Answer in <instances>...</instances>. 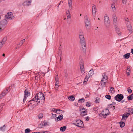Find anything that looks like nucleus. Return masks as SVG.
<instances>
[{
  "mask_svg": "<svg viewBox=\"0 0 133 133\" xmlns=\"http://www.w3.org/2000/svg\"><path fill=\"white\" fill-rule=\"evenodd\" d=\"M45 99V97L44 96L42 92H39L37 94L34 98L28 102V104H31L32 103H33L34 101H35L36 100V102H38V103H39L40 102V100L38 101L40 99L41 100H43V102H44Z\"/></svg>",
  "mask_w": 133,
  "mask_h": 133,
  "instance_id": "nucleus-1",
  "label": "nucleus"
},
{
  "mask_svg": "<svg viewBox=\"0 0 133 133\" xmlns=\"http://www.w3.org/2000/svg\"><path fill=\"white\" fill-rule=\"evenodd\" d=\"M80 40V43L82 46L83 51L84 52L86 51L87 48L86 46V43L85 39L84 38V37H82V38H79Z\"/></svg>",
  "mask_w": 133,
  "mask_h": 133,
  "instance_id": "nucleus-2",
  "label": "nucleus"
},
{
  "mask_svg": "<svg viewBox=\"0 0 133 133\" xmlns=\"http://www.w3.org/2000/svg\"><path fill=\"white\" fill-rule=\"evenodd\" d=\"M73 124L78 127L82 128H83L84 126L83 122L79 119L76 120Z\"/></svg>",
  "mask_w": 133,
  "mask_h": 133,
  "instance_id": "nucleus-3",
  "label": "nucleus"
},
{
  "mask_svg": "<svg viewBox=\"0 0 133 133\" xmlns=\"http://www.w3.org/2000/svg\"><path fill=\"white\" fill-rule=\"evenodd\" d=\"M84 18H85L84 21L85 26L87 28V29L88 30L90 29V27L89 26L90 25V23L89 20L88 19L87 16V15L85 16Z\"/></svg>",
  "mask_w": 133,
  "mask_h": 133,
  "instance_id": "nucleus-4",
  "label": "nucleus"
},
{
  "mask_svg": "<svg viewBox=\"0 0 133 133\" xmlns=\"http://www.w3.org/2000/svg\"><path fill=\"white\" fill-rule=\"evenodd\" d=\"M104 23L105 26L107 27H108L110 25V22L109 17L106 16L104 17Z\"/></svg>",
  "mask_w": 133,
  "mask_h": 133,
  "instance_id": "nucleus-5",
  "label": "nucleus"
},
{
  "mask_svg": "<svg viewBox=\"0 0 133 133\" xmlns=\"http://www.w3.org/2000/svg\"><path fill=\"white\" fill-rule=\"evenodd\" d=\"M123 98L124 96L121 94H118L114 97L115 100L118 102L121 101L123 99Z\"/></svg>",
  "mask_w": 133,
  "mask_h": 133,
  "instance_id": "nucleus-6",
  "label": "nucleus"
},
{
  "mask_svg": "<svg viewBox=\"0 0 133 133\" xmlns=\"http://www.w3.org/2000/svg\"><path fill=\"white\" fill-rule=\"evenodd\" d=\"M30 95V92L28 91V89H26L24 91V98L23 101V103H24L26 101V98L28 96Z\"/></svg>",
  "mask_w": 133,
  "mask_h": 133,
  "instance_id": "nucleus-7",
  "label": "nucleus"
},
{
  "mask_svg": "<svg viewBox=\"0 0 133 133\" xmlns=\"http://www.w3.org/2000/svg\"><path fill=\"white\" fill-rule=\"evenodd\" d=\"M6 18L7 19H12L14 18V17L13 16V15L12 12H8L7 15L5 16Z\"/></svg>",
  "mask_w": 133,
  "mask_h": 133,
  "instance_id": "nucleus-8",
  "label": "nucleus"
},
{
  "mask_svg": "<svg viewBox=\"0 0 133 133\" xmlns=\"http://www.w3.org/2000/svg\"><path fill=\"white\" fill-rule=\"evenodd\" d=\"M104 110V111L102 110V114L104 117L105 116V117L104 118H105L109 114L110 112L108 109H105Z\"/></svg>",
  "mask_w": 133,
  "mask_h": 133,
  "instance_id": "nucleus-9",
  "label": "nucleus"
},
{
  "mask_svg": "<svg viewBox=\"0 0 133 133\" xmlns=\"http://www.w3.org/2000/svg\"><path fill=\"white\" fill-rule=\"evenodd\" d=\"M11 87V86L9 87H8L6 89V90H4L2 93L0 95V98H2L8 92V90L9 89H10V88Z\"/></svg>",
  "mask_w": 133,
  "mask_h": 133,
  "instance_id": "nucleus-10",
  "label": "nucleus"
},
{
  "mask_svg": "<svg viewBox=\"0 0 133 133\" xmlns=\"http://www.w3.org/2000/svg\"><path fill=\"white\" fill-rule=\"evenodd\" d=\"M8 21L6 19H4L0 22V25L3 28L6 25Z\"/></svg>",
  "mask_w": 133,
  "mask_h": 133,
  "instance_id": "nucleus-11",
  "label": "nucleus"
},
{
  "mask_svg": "<svg viewBox=\"0 0 133 133\" xmlns=\"http://www.w3.org/2000/svg\"><path fill=\"white\" fill-rule=\"evenodd\" d=\"M130 115V113L126 112L122 115V120H126L128 116Z\"/></svg>",
  "mask_w": 133,
  "mask_h": 133,
  "instance_id": "nucleus-12",
  "label": "nucleus"
},
{
  "mask_svg": "<svg viewBox=\"0 0 133 133\" xmlns=\"http://www.w3.org/2000/svg\"><path fill=\"white\" fill-rule=\"evenodd\" d=\"M126 25L128 29L129 30V32H131L132 31V29L130 24V22L129 21H128V23H127Z\"/></svg>",
  "mask_w": 133,
  "mask_h": 133,
  "instance_id": "nucleus-13",
  "label": "nucleus"
},
{
  "mask_svg": "<svg viewBox=\"0 0 133 133\" xmlns=\"http://www.w3.org/2000/svg\"><path fill=\"white\" fill-rule=\"evenodd\" d=\"M31 0L29 1H25L23 3V4L24 6H29L31 4Z\"/></svg>",
  "mask_w": 133,
  "mask_h": 133,
  "instance_id": "nucleus-14",
  "label": "nucleus"
},
{
  "mask_svg": "<svg viewBox=\"0 0 133 133\" xmlns=\"http://www.w3.org/2000/svg\"><path fill=\"white\" fill-rule=\"evenodd\" d=\"M94 74V71L92 69L89 71L88 75H86V77H88V78H89L90 76H92Z\"/></svg>",
  "mask_w": 133,
  "mask_h": 133,
  "instance_id": "nucleus-15",
  "label": "nucleus"
},
{
  "mask_svg": "<svg viewBox=\"0 0 133 133\" xmlns=\"http://www.w3.org/2000/svg\"><path fill=\"white\" fill-rule=\"evenodd\" d=\"M63 116L62 115H59L58 117H57L55 118V121L56 122L58 121H61L63 119Z\"/></svg>",
  "mask_w": 133,
  "mask_h": 133,
  "instance_id": "nucleus-16",
  "label": "nucleus"
},
{
  "mask_svg": "<svg viewBox=\"0 0 133 133\" xmlns=\"http://www.w3.org/2000/svg\"><path fill=\"white\" fill-rule=\"evenodd\" d=\"M112 18L114 24L116 25L117 23V19L116 15L115 14H114L112 15Z\"/></svg>",
  "mask_w": 133,
  "mask_h": 133,
  "instance_id": "nucleus-17",
  "label": "nucleus"
},
{
  "mask_svg": "<svg viewBox=\"0 0 133 133\" xmlns=\"http://www.w3.org/2000/svg\"><path fill=\"white\" fill-rule=\"evenodd\" d=\"M48 125V123L47 122H42V123L41 125V126H39L38 128H43V126H45Z\"/></svg>",
  "mask_w": 133,
  "mask_h": 133,
  "instance_id": "nucleus-18",
  "label": "nucleus"
},
{
  "mask_svg": "<svg viewBox=\"0 0 133 133\" xmlns=\"http://www.w3.org/2000/svg\"><path fill=\"white\" fill-rule=\"evenodd\" d=\"M87 109L84 108H82L80 109V112L81 114H82L87 113Z\"/></svg>",
  "mask_w": 133,
  "mask_h": 133,
  "instance_id": "nucleus-19",
  "label": "nucleus"
},
{
  "mask_svg": "<svg viewBox=\"0 0 133 133\" xmlns=\"http://www.w3.org/2000/svg\"><path fill=\"white\" fill-rule=\"evenodd\" d=\"M80 68L81 71L82 73L84 72V66L83 64V63H80Z\"/></svg>",
  "mask_w": 133,
  "mask_h": 133,
  "instance_id": "nucleus-20",
  "label": "nucleus"
},
{
  "mask_svg": "<svg viewBox=\"0 0 133 133\" xmlns=\"http://www.w3.org/2000/svg\"><path fill=\"white\" fill-rule=\"evenodd\" d=\"M63 73L64 74V77L66 79L67 78L68 76V73L67 71L65 69L64 70Z\"/></svg>",
  "mask_w": 133,
  "mask_h": 133,
  "instance_id": "nucleus-21",
  "label": "nucleus"
},
{
  "mask_svg": "<svg viewBox=\"0 0 133 133\" xmlns=\"http://www.w3.org/2000/svg\"><path fill=\"white\" fill-rule=\"evenodd\" d=\"M79 38H82V37H84V36L82 31L81 30H80L79 31Z\"/></svg>",
  "mask_w": 133,
  "mask_h": 133,
  "instance_id": "nucleus-22",
  "label": "nucleus"
},
{
  "mask_svg": "<svg viewBox=\"0 0 133 133\" xmlns=\"http://www.w3.org/2000/svg\"><path fill=\"white\" fill-rule=\"evenodd\" d=\"M130 53L126 54L123 56L124 58L126 59H128L130 57Z\"/></svg>",
  "mask_w": 133,
  "mask_h": 133,
  "instance_id": "nucleus-23",
  "label": "nucleus"
},
{
  "mask_svg": "<svg viewBox=\"0 0 133 133\" xmlns=\"http://www.w3.org/2000/svg\"><path fill=\"white\" fill-rule=\"evenodd\" d=\"M102 76H103V79L102 80H103V81H106L108 79V77L106 75L105 73H104L102 75Z\"/></svg>",
  "mask_w": 133,
  "mask_h": 133,
  "instance_id": "nucleus-24",
  "label": "nucleus"
},
{
  "mask_svg": "<svg viewBox=\"0 0 133 133\" xmlns=\"http://www.w3.org/2000/svg\"><path fill=\"white\" fill-rule=\"evenodd\" d=\"M127 75L128 76H129L130 75V69L129 66H128L127 67Z\"/></svg>",
  "mask_w": 133,
  "mask_h": 133,
  "instance_id": "nucleus-25",
  "label": "nucleus"
},
{
  "mask_svg": "<svg viewBox=\"0 0 133 133\" xmlns=\"http://www.w3.org/2000/svg\"><path fill=\"white\" fill-rule=\"evenodd\" d=\"M68 3L69 7V9L71 10L72 8V0H69Z\"/></svg>",
  "mask_w": 133,
  "mask_h": 133,
  "instance_id": "nucleus-26",
  "label": "nucleus"
},
{
  "mask_svg": "<svg viewBox=\"0 0 133 133\" xmlns=\"http://www.w3.org/2000/svg\"><path fill=\"white\" fill-rule=\"evenodd\" d=\"M127 98L128 100H132L133 98V93L131 95L128 96Z\"/></svg>",
  "mask_w": 133,
  "mask_h": 133,
  "instance_id": "nucleus-27",
  "label": "nucleus"
},
{
  "mask_svg": "<svg viewBox=\"0 0 133 133\" xmlns=\"http://www.w3.org/2000/svg\"><path fill=\"white\" fill-rule=\"evenodd\" d=\"M6 40V38H4L3 39L2 41L0 42V43L1 44V45H2L5 44Z\"/></svg>",
  "mask_w": 133,
  "mask_h": 133,
  "instance_id": "nucleus-28",
  "label": "nucleus"
},
{
  "mask_svg": "<svg viewBox=\"0 0 133 133\" xmlns=\"http://www.w3.org/2000/svg\"><path fill=\"white\" fill-rule=\"evenodd\" d=\"M5 125L3 126L0 127V131H5Z\"/></svg>",
  "mask_w": 133,
  "mask_h": 133,
  "instance_id": "nucleus-29",
  "label": "nucleus"
},
{
  "mask_svg": "<svg viewBox=\"0 0 133 133\" xmlns=\"http://www.w3.org/2000/svg\"><path fill=\"white\" fill-rule=\"evenodd\" d=\"M103 80H101V85L103 86V87H105L106 82L103 81Z\"/></svg>",
  "mask_w": 133,
  "mask_h": 133,
  "instance_id": "nucleus-30",
  "label": "nucleus"
},
{
  "mask_svg": "<svg viewBox=\"0 0 133 133\" xmlns=\"http://www.w3.org/2000/svg\"><path fill=\"white\" fill-rule=\"evenodd\" d=\"M68 99L70 101H73L74 100L75 98L73 96H71L68 97Z\"/></svg>",
  "mask_w": 133,
  "mask_h": 133,
  "instance_id": "nucleus-31",
  "label": "nucleus"
},
{
  "mask_svg": "<svg viewBox=\"0 0 133 133\" xmlns=\"http://www.w3.org/2000/svg\"><path fill=\"white\" fill-rule=\"evenodd\" d=\"M66 128V127L65 126H64L63 127H61L60 128V131L62 132L64 131Z\"/></svg>",
  "mask_w": 133,
  "mask_h": 133,
  "instance_id": "nucleus-32",
  "label": "nucleus"
},
{
  "mask_svg": "<svg viewBox=\"0 0 133 133\" xmlns=\"http://www.w3.org/2000/svg\"><path fill=\"white\" fill-rule=\"evenodd\" d=\"M120 127L121 128L123 127L125 125V123L123 122H119Z\"/></svg>",
  "mask_w": 133,
  "mask_h": 133,
  "instance_id": "nucleus-33",
  "label": "nucleus"
},
{
  "mask_svg": "<svg viewBox=\"0 0 133 133\" xmlns=\"http://www.w3.org/2000/svg\"><path fill=\"white\" fill-rule=\"evenodd\" d=\"M114 3V2H113L112 4H111V6L112 9H113V11H115L116 9Z\"/></svg>",
  "mask_w": 133,
  "mask_h": 133,
  "instance_id": "nucleus-34",
  "label": "nucleus"
},
{
  "mask_svg": "<svg viewBox=\"0 0 133 133\" xmlns=\"http://www.w3.org/2000/svg\"><path fill=\"white\" fill-rule=\"evenodd\" d=\"M55 83H56L57 84H58L59 79L58 76V75H56L55 77Z\"/></svg>",
  "mask_w": 133,
  "mask_h": 133,
  "instance_id": "nucleus-35",
  "label": "nucleus"
},
{
  "mask_svg": "<svg viewBox=\"0 0 133 133\" xmlns=\"http://www.w3.org/2000/svg\"><path fill=\"white\" fill-rule=\"evenodd\" d=\"M116 32L117 33V34L119 35H120L121 34V33L119 31V29L117 27L116 28Z\"/></svg>",
  "mask_w": 133,
  "mask_h": 133,
  "instance_id": "nucleus-36",
  "label": "nucleus"
},
{
  "mask_svg": "<svg viewBox=\"0 0 133 133\" xmlns=\"http://www.w3.org/2000/svg\"><path fill=\"white\" fill-rule=\"evenodd\" d=\"M116 104V103L115 102H113L111 104H109L108 105V108L109 109L111 108V107H110L112 105H115Z\"/></svg>",
  "mask_w": 133,
  "mask_h": 133,
  "instance_id": "nucleus-37",
  "label": "nucleus"
},
{
  "mask_svg": "<svg viewBox=\"0 0 133 133\" xmlns=\"http://www.w3.org/2000/svg\"><path fill=\"white\" fill-rule=\"evenodd\" d=\"M66 13L67 15V18L68 19L70 18V13L69 10H68L66 11Z\"/></svg>",
  "mask_w": 133,
  "mask_h": 133,
  "instance_id": "nucleus-38",
  "label": "nucleus"
},
{
  "mask_svg": "<svg viewBox=\"0 0 133 133\" xmlns=\"http://www.w3.org/2000/svg\"><path fill=\"white\" fill-rule=\"evenodd\" d=\"M96 11V8L94 6H92V14L93 15L94 13L95 14Z\"/></svg>",
  "mask_w": 133,
  "mask_h": 133,
  "instance_id": "nucleus-39",
  "label": "nucleus"
},
{
  "mask_svg": "<svg viewBox=\"0 0 133 133\" xmlns=\"http://www.w3.org/2000/svg\"><path fill=\"white\" fill-rule=\"evenodd\" d=\"M128 112H129L130 114L131 113L132 114H133V109L132 108H129Z\"/></svg>",
  "mask_w": 133,
  "mask_h": 133,
  "instance_id": "nucleus-40",
  "label": "nucleus"
},
{
  "mask_svg": "<svg viewBox=\"0 0 133 133\" xmlns=\"http://www.w3.org/2000/svg\"><path fill=\"white\" fill-rule=\"evenodd\" d=\"M52 111L55 112H56L57 113H59V112L58 111V109H56L55 108H53L52 110L51 111Z\"/></svg>",
  "mask_w": 133,
  "mask_h": 133,
  "instance_id": "nucleus-41",
  "label": "nucleus"
},
{
  "mask_svg": "<svg viewBox=\"0 0 133 133\" xmlns=\"http://www.w3.org/2000/svg\"><path fill=\"white\" fill-rule=\"evenodd\" d=\"M85 100V99L83 98L79 99L78 100V102L79 103L83 102H84Z\"/></svg>",
  "mask_w": 133,
  "mask_h": 133,
  "instance_id": "nucleus-42",
  "label": "nucleus"
},
{
  "mask_svg": "<svg viewBox=\"0 0 133 133\" xmlns=\"http://www.w3.org/2000/svg\"><path fill=\"white\" fill-rule=\"evenodd\" d=\"M25 41V39H23L19 43V45H20V46H21L23 44V43Z\"/></svg>",
  "mask_w": 133,
  "mask_h": 133,
  "instance_id": "nucleus-43",
  "label": "nucleus"
},
{
  "mask_svg": "<svg viewBox=\"0 0 133 133\" xmlns=\"http://www.w3.org/2000/svg\"><path fill=\"white\" fill-rule=\"evenodd\" d=\"M86 105L88 107H90L91 106V104L90 102H88L86 103Z\"/></svg>",
  "mask_w": 133,
  "mask_h": 133,
  "instance_id": "nucleus-44",
  "label": "nucleus"
},
{
  "mask_svg": "<svg viewBox=\"0 0 133 133\" xmlns=\"http://www.w3.org/2000/svg\"><path fill=\"white\" fill-rule=\"evenodd\" d=\"M105 97L109 100H110L111 98L110 95H107L105 96Z\"/></svg>",
  "mask_w": 133,
  "mask_h": 133,
  "instance_id": "nucleus-45",
  "label": "nucleus"
},
{
  "mask_svg": "<svg viewBox=\"0 0 133 133\" xmlns=\"http://www.w3.org/2000/svg\"><path fill=\"white\" fill-rule=\"evenodd\" d=\"M43 116V115L42 113H40L38 115V117L39 118H42Z\"/></svg>",
  "mask_w": 133,
  "mask_h": 133,
  "instance_id": "nucleus-46",
  "label": "nucleus"
},
{
  "mask_svg": "<svg viewBox=\"0 0 133 133\" xmlns=\"http://www.w3.org/2000/svg\"><path fill=\"white\" fill-rule=\"evenodd\" d=\"M25 131L26 133H28L30 131V130L29 129L27 128L25 130Z\"/></svg>",
  "mask_w": 133,
  "mask_h": 133,
  "instance_id": "nucleus-47",
  "label": "nucleus"
},
{
  "mask_svg": "<svg viewBox=\"0 0 133 133\" xmlns=\"http://www.w3.org/2000/svg\"><path fill=\"white\" fill-rule=\"evenodd\" d=\"M127 91L129 93H131L132 92V90L129 87L127 88Z\"/></svg>",
  "mask_w": 133,
  "mask_h": 133,
  "instance_id": "nucleus-48",
  "label": "nucleus"
},
{
  "mask_svg": "<svg viewBox=\"0 0 133 133\" xmlns=\"http://www.w3.org/2000/svg\"><path fill=\"white\" fill-rule=\"evenodd\" d=\"M58 54V55H59L60 57H61L62 55V51L61 50H59V52Z\"/></svg>",
  "mask_w": 133,
  "mask_h": 133,
  "instance_id": "nucleus-49",
  "label": "nucleus"
},
{
  "mask_svg": "<svg viewBox=\"0 0 133 133\" xmlns=\"http://www.w3.org/2000/svg\"><path fill=\"white\" fill-rule=\"evenodd\" d=\"M58 111L59 112V113H58V114H60L61 113H63L64 112L63 110L60 109H58Z\"/></svg>",
  "mask_w": 133,
  "mask_h": 133,
  "instance_id": "nucleus-50",
  "label": "nucleus"
},
{
  "mask_svg": "<svg viewBox=\"0 0 133 133\" xmlns=\"http://www.w3.org/2000/svg\"><path fill=\"white\" fill-rule=\"evenodd\" d=\"M88 77H86H86L85 78L84 80V81L83 82L84 83L85 82H86L87 81H88Z\"/></svg>",
  "mask_w": 133,
  "mask_h": 133,
  "instance_id": "nucleus-51",
  "label": "nucleus"
},
{
  "mask_svg": "<svg viewBox=\"0 0 133 133\" xmlns=\"http://www.w3.org/2000/svg\"><path fill=\"white\" fill-rule=\"evenodd\" d=\"M37 132V133H47V131Z\"/></svg>",
  "mask_w": 133,
  "mask_h": 133,
  "instance_id": "nucleus-52",
  "label": "nucleus"
},
{
  "mask_svg": "<svg viewBox=\"0 0 133 133\" xmlns=\"http://www.w3.org/2000/svg\"><path fill=\"white\" fill-rule=\"evenodd\" d=\"M99 100V98L98 97H96V99L95 101V103H99V102H98V100Z\"/></svg>",
  "mask_w": 133,
  "mask_h": 133,
  "instance_id": "nucleus-53",
  "label": "nucleus"
},
{
  "mask_svg": "<svg viewBox=\"0 0 133 133\" xmlns=\"http://www.w3.org/2000/svg\"><path fill=\"white\" fill-rule=\"evenodd\" d=\"M57 116V115L56 114H52V116L51 117L54 118L56 117V116Z\"/></svg>",
  "mask_w": 133,
  "mask_h": 133,
  "instance_id": "nucleus-54",
  "label": "nucleus"
},
{
  "mask_svg": "<svg viewBox=\"0 0 133 133\" xmlns=\"http://www.w3.org/2000/svg\"><path fill=\"white\" fill-rule=\"evenodd\" d=\"M122 3L124 4H125L126 3L127 0H122Z\"/></svg>",
  "mask_w": 133,
  "mask_h": 133,
  "instance_id": "nucleus-55",
  "label": "nucleus"
},
{
  "mask_svg": "<svg viewBox=\"0 0 133 133\" xmlns=\"http://www.w3.org/2000/svg\"><path fill=\"white\" fill-rule=\"evenodd\" d=\"M85 120L86 121H88L89 120V117L88 116H87L86 117H85Z\"/></svg>",
  "mask_w": 133,
  "mask_h": 133,
  "instance_id": "nucleus-56",
  "label": "nucleus"
},
{
  "mask_svg": "<svg viewBox=\"0 0 133 133\" xmlns=\"http://www.w3.org/2000/svg\"><path fill=\"white\" fill-rule=\"evenodd\" d=\"M125 22L126 23V24H127V23H128V21H129V19L128 18H126L125 19Z\"/></svg>",
  "mask_w": 133,
  "mask_h": 133,
  "instance_id": "nucleus-57",
  "label": "nucleus"
},
{
  "mask_svg": "<svg viewBox=\"0 0 133 133\" xmlns=\"http://www.w3.org/2000/svg\"><path fill=\"white\" fill-rule=\"evenodd\" d=\"M3 28L0 25V32H1V31L3 30Z\"/></svg>",
  "mask_w": 133,
  "mask_h": 133,
  "instance_id": "nucleus-58",
  "label": "nucleus"
},
{
  "mask_svg": "<svg viewBox=\"0 0 133 133\" xmlns=\"http://www.w3.org/2000/svg\"><path fill=\"white\" fill-rule=\"evenodd\" d=\"M114 88L113 87H111L110 88V90L111 91H114Z\"/></svg>",
  "mask_w": 133,
  "mask_h": 133,
  "instance_id": "nucleus-59",
  "label": "nucleus"
},
{
  "mask_svg": "<svg viewBox=\"0 0 133 133\" xmlns=\"http://www.w3.org/2000/svg\"><path fill=\"white\" fill-rule=\"evenodd\" d=\"M131 52L132 53V54H133V48L131 49Z\"/></svg>",
  "mask_w": 133,
  "mask_h": 133,
  "instance_id": "nucleus-60",
  "label": "nucleus"
},
{
  "mask_svg": "<svg viewBox=\"0 0 133 133\" xmlns=\"http://www.w3.org/2000/svg\"><path fill=\"white\" fill-rule=\"evenodd\" d=\"M58 84H56V83H55V86H56V87H58Z\"/></svg>",
  "mask_w": 133,
  "mask_h": 133,
  "instance_id": "nucleus-61",
  "label": "nucleus"
},
{
  "mask_svg": "<svg viewBox=\"0 0 133 133\" xmlns=\"http://www.w3.org/2000/svg\"><path fill=\"white\" fill-rule=\"evenodd\" d=\"M20 45H19V44H18L17 45V46L18 47V48H19L20 46Z\"/></svg>",
  "mask_w": 133,
  "mask_h": 133,
  "instance_id": "nucleus-62",
  "label": "nucleus"
},
{
  "mask_svg": "<svg viewBox=\"0 0 133 133\" xmlns=\"http://www.w3.org/2000/svg\"><path fill=\"white\" fill-rule=\"evenodd\" d=\"M87 115V114L86 113V114H85L84 115H82V116H85V115Z\"/></svg>",
  "mask_w": 133,
  "mask_h": 133,
  "instance_id": "nucleus-63",
  "label": "nucleus"
},
{
  "mask_svg": "<svg viewBox=\"0 0 133 133\" xmlns=\"http://www.w3.org/2000/svg\"><path fill=\"white\" fill-rule=\"evenodd\" d=\"M132 132H133V128L131 130V133H133V132L132 133Z\"/></svg>",
  "mask_w": 133,
  "mask_h": 133,
  "instance_id": "nucleus-64",
  "label": "nucleus"
}]
</instances>
